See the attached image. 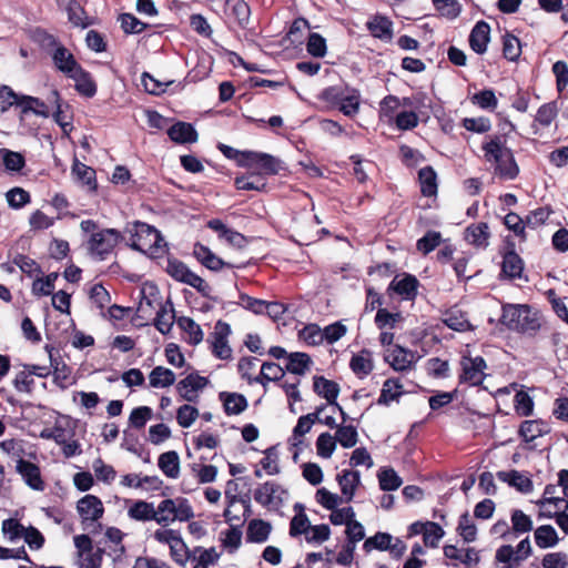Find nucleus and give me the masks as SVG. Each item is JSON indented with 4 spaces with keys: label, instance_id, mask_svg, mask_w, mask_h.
I'll list each match as a JSON object with an SVG mask.
<instances>
[{
    "label": "nucleus",
    "instance_id": "58",
    "mask_svg": "<svg viewBox=\"0 0 568 568\" xmlns=\"http://www.w3.org/2000/svg\"><path fill=\"white\" fill-rule=\"evenodd\" d=\"M464 129L477 134H485L491 130V121L489 118L484 115L464 118Z\"/></svg>",
    "mask_w": 568,
    "mask_h": 568
},
{
    "label": "nucleus",
    "instance_id": "1",
    "mask_svg": "<svg viewBox=\"0 0 568 568\" xmlns=\"http://www.w3.org/2000/svg\"><path fill=\"white\" fill-rule=\"evenodd\" d=\"M500 322L510 331L528 337L548 331L544 315L527 304L504 305Z\"/></svg>",
    "mask_w": 568,
    "mask_h": 568
},
{
    "label": "nucleus",
    "instance_id": "53",
    "mask_svg": "<svg viewBox=\"0 0 568 568\" xmlns=\"http://www.w3.org/2000/svg\"><path fill=\"white\" fill-rule=\"evenodd\" d=\"M141 81L144 87V90L152 95H161L162 93L166 92L169 85L174 83V81L172 80L161 82L156 80L153 75H151L149 72L142 73Z\"/></svg>",
    "mask_w": 568,
    "mask_h": 568
},
{
    "label": "nucleus",
    "instance_id": "36",
    "mask_svg": "<svg viewBox=\"0 0 568 568\" xmlns=\"http://www.w3.org/2000/svg\"><path fill=\"white\" fill-rule=\"evenodd\" d=\"M369 356L371 353L363 349L359 354L353 355L351 358L349 367L359 378L369 375L374 368L373 361Z\"/></svg>",
    "mask_w": 568,
    "mask_h": 568
},
{
    "label": "nucleus",
    "instance_id": "21",
    "mask_svg": "<svg viewBox=\"0 0 568 568\" xmlns=\"http://www.w3.org/2000/svg\"><path fill=\"white\" fill-rule=\"evenodd\" d=\"M336 479L346 501H352L361 484V473L358 470L345 469L337 475Z\"/></svg>",
    "mask_w": 568,
    "mask_h": 568
},
{
    "label": "nucleus",
    "instance_id": "5",
    "mask_svg": "<svg viewBox=\"0 0 568 568\" xmlns=\"http://www.w3.org/2000/svg\"><path fill=\"white\" fill-rule=\"evenodd\" d=\"M49 353V361L51 367V375H53V383L61 389H67L73 385L75 381L72 378V368L63 361L59 353L53 352V347L45 345Z\"/></svg>",
    "mask_w": 568,
    "mask_h": 568
},
{
    "label": "nucleus",
    "instance_id": "51",
    "mask_svg": "<svg viewBox=\"0 0 568 568\" xmlns=\"http://www.w3.org/2000/svg\"><path fill=\"white\" fill-rule=\"evenodd\" d=\"M392 540H393V536L390 534L378 531L374 536L368 537L364 541L363 549L366 552H369L373 549L385 551L388 548H390Z\"/></svg>",
    "mask_w": 568,
    "mask_h": 568
},
{
    "label": "nucleus",
    "instance_id": "15",
    "mask_svg": "<svg viewBox=\"0 0 568 568\" xmlns=\"http://www.w3.org/2000/svg\"><path fill=\"white\" fill-rule=\"evenodd\" d=\"M68 78L75 82L74 89L80 95L84 98H93L97 94L98 87L94 79L92 78L91 73L82 67L70 74Z\"/></svg>",
    "mask_w": 568,
    "mask_h": 568
},
{
    "label": "nucleus",
    "instance_id": "12",
    "mask_svg": "<svg viewBox=\"0 0 568 568\" xmlns=\"http://www.w3.org/2000/svg\"><path fill=\"white\" fill-rule=\"evenodd\" d=\"M51 59L54 67L67 77L82 67L63 44L51 52Z\"/></svg>",
    "mask_w": 568,
    "mask_h": 568
},
{
    "label": "nucleus",
    "instance_id": "30",
    "mask_svg": "<svg viewBox=\"0 0 568 568\" xmlns=\"http://www.w3.org/2000/svg\"><path fill=\"white\" fill-rule=\"evenodd\" d=\"M272 531V526L268 521L262 519H252L246 528V541L262 544L265 542Z\"/></svg>",
    "mask_w": 568,
    "mask_h": 568
},
{
    "label": "nucleus",
    "instance_id": "33",
    "mask_svg": "<svg viewBox=\"0 0 568 568\" xmlns=\"http://www.w3.org/2000/svg\"><path fill=\"white\" fill-rule=\"evenodd\" d=\"M414 354L412 351L406 349L399 345H395L390 356L385 359L389 363L393 369L403 372L410 367Z\"/></svg>",
    "mask_w": 568,
    "mask_h": 568
},
{
    "label": "nucleus",
    "instance_id": "38",
    "mask_svg": "<svg viewBox=\"0 0 568 568\" xmlns=\"http://www.w3.org/2000/svg\"><path fill=\"white\" fill-rule=\"evenodd\" d=\"M178 326L185 333L189 334L187 343L190 345H197L203 341V331L195 321L187 316H181L176 320Z\"/></svg>",
    "mask_w": 568,
    "mask_h": 568
},
{
    "label": "nucleus",
    "instance_id": "8",
    "mask_svg": "<svg viewBox=\"0 0 568 568\" xmlns=\"http://www.w3.org/2000/svg\"><path fill=\"white\" fill-rule=\"evenodd\" d=\"M128 515L131 519L139 521H149L154 520L160 525H165L169 523V516L162 515L158 516V513L152 503H148L144 500L135 501L128 510Z\"/></svg>",
    "mask_w": 568,
    "mask_h": 568
},
{
    "label": "nucleus",
    "instance_id": "20",
    "mask_svg": "<svg viewBox=\"0 0 568 568\" xmlns=\"http://www.w3.org/2000/svg\"><path fill=\"white\" fill-rule=\"evenodd\" d=\"M490 233L487 223H474L466 227L464 240L477 248H486L488 246Z\"/></svg>",
    "mask_w": 568,
    "mask_h": 568
},
{
    "label": "nucleus",
    "instance_id": "13",
    "mask_svg": "<svg viewBox=\"0 0 568 568\" xmlns=\"http://www.w3.org/2000/svg\"><path fill=\"white\" fill-rule=\"evenodd\" d=\"M225 14L244 30L250 23L251 8L245 0H225Z\"/></svg>",
    "mask_w": 568,
    "mask_h": 568
},
{
    "label": "nucleus",
    "instance_id": "60",
    "mask_svg": "<svg viewBox=\"0 0 568 568\" xmlns=\"http://www.w3.org/2000/svg\"><path fill=\"white\" fill-rule=\"evenodd\" d=\"M278 454L276 446H271L264 450V457L260 464L267 475H277L280 473L278 467Z\"/></svg>",
    "mask_w": 568,
    "mask_h": 568
},
{
    "label": "nucleus",
    "instance_id": "19",
    "mask_svg": "<svg viewBox=\"0 0 568 568\" xmlns=\"http://www.w3.org/2000/svg\"><path fill=\"white\" fill-rule=\"evenodd\" d=\"M419 282L416 276L412 274H405L403 278L390 282L389 290H393L405 301H414L417 295Z\"/></svg>",
    "mask_w": 568,
    "mask_h": 568
},
{
    "label": "nucleus",
    "instance_id": "52",
    "mask_svg": "<svg viewBox=\"0 0 568 568\" xmlns=\"http://www.w3.org/2000/svg\"><path fill=\"white\" fill-rule=\"evenodd\" d=\"M12 385L18 393L32 394L34 390L36 382L29 369L23 368L18 372L12 379Z\"/></svg>",
    "mask_w": 568,
    "mask_h": 568
},
{
    "label": "nucleus",
    "instance_id": "45",
    "mask_svg": "<svg viewBox=\"0 0 568 568\" xmlns=\"http://www.w3.org/2000/svg\"><path fill=\"white\" fill-rule=\"evenodd\" d=\"M65 12L68 14L69 22L74 27L85 29L93 23V21L87 17L84 8L77 0L67 8Z\"/></svg>",
    "mask_w": 568,
    "mask_h": 568
},
{
    "label": "nucleus",
    "instance_id": "18",
    "mask_svg": "<svg viewBox=\"0 0 568 568\" xmlns=\"http://www.w3.org/2000/svg\"><path fill=\"white\" fill-rule=\"evenodd\" d=\"M281 490V486L274 481H265L254 491V499L257 504L268 507L271 505L281 506L283 500L276 494Z\"/></svg>",
    "mask_w": 568,
    "mask_h": 568
},
{
    "label": "nucleus",
    "instance_id": "56",
    "mask_svg": "<svg viewBox=\"0 0 568 568\" xmlns=\"http://www.w3.org/2000/svg\"><path fill=\"white\" fill-rule=\"evenodd\" d=\"M121 22V28L126 34H140L142 33L148 24L139 20L132 13H122L119 18Z\"/></svg>",
    "mask_w": 568,
    "mask_h": 568
},
{
    "label": "nucleus",
    "instance_id": "27",
    "mask_svg": "<svg viewBox=\"0 0 568 568\" xmlns=\"http://www.w3.org/2000/svg\"><path fill=\"white\" fill-rule=\"evenodd\" d=\"M497 477L523 494H528L534 488L531 479L518 470L498 471Z\"/></svg>",
    "mask_w": 568,
    "mask_h": 568
},
{
    "label": "nucleus",
    "instance_id": "14",
    "mask_svg": "<svg viewBox=\"0 0 568 568\" xmlns=\"http://www.w3.org/2000/svg\"><path fill=\"white\" fill-rule=\"evenodd\" d=\"M490 40V27L489 24L480 20L478 21L469 34V45L473 51H475L477 54H483L487 50V44Z\"/></svg>",
    "mask_w": 568,
    "mask_h": 568
},
{
    "label": "nucleus",
    "instance_id": "59",
    "mask_svg": "<svg viewBox=\"0 0 568 568\" xmlns=\"http://www.w3.org/2000/svg\"><path fill=\"white\" fill-rule=\"evenodd\" d=\"M152 408L149 406H139L132 409L129 416V425L133 428L141 429L152 417Z\"/></svg>",
    "mask_w": 568,
    "mask_h": 568
},
{
    "label": "nucleus",
    "instance_id": "61",
    "mask_svg": "<svg viewBox=\"0 0 568 568\" xmlns=\"http://www.w3.org/2000/svg\"><path fill=\"white\" fill-rule=\"evenodd\" d=\"M199 417V409L192 405L184 404L178 408L176 420L183 428H189Z\"/></svg>",
    "mask_w": 568,
    "mask_h": 568
},
{
    "label": "nucleus",
    "instance_id": "54",
    "mask_svg": "<svg viewBox=\"0 0 568 568\" xmlns=\"http://www.w3.org/2000/svg\"><path fill=\"white\" fill-rule=\"evenodd\" d=\"M316 452L317 455L322 458H329L334 454L336 449V439L335 436H332L329 433L325 432L318 435L316 439Z\"/></svg>",
    "mask_w": 568,
    "mask_h": 568
},
{
    "label": "nucleus",
    "instance_id": "22",
    "mask_svg": "<svg viewBox=\"0 0 568 568\" xmlns=\"http://www.w3.org/2000/svg\"><path fill=\"white\" fill-rule=\"evenodd\" d=\"M483 151L486 161L494 163L511 152V150L505 145V141H503L500 134L489 136V139L483 143Z\"/></svg>",
    "mask_w": 568,
    "mask_h": 568
},
{
    "label": "nucleus",
    "instance_id": "4",
    "mask_svg": "<svg viewBox=\"0 0 568 568\" xmlns=\"http://www.w3.org/2000/svg\"><path fill=\"white\" fill-rule=\"evenodd\" d=\"M242 164L245 165V169L255 171L263 178L277 175L281 171L286 170L285 163L280 158L258 151H250L246 162H242Z\"/></svg>",
    "mask_w": 568,
    "mask_h": 568
},
{
    "label": "nucleus",
    "instance_id": "48",
    "mask_svg": "<svg viewBox=\"0 0 568 568\" xmlns=\"http://www.w3.org/2000/svg\"><path fill=\"white\" fill-rule=\"evenodd\" d=\"M503 54L509 61H517L521 54L520 40L509 32L503 37Z\"/></svg>",
    "mask_w": 568,
    "mask_h": 568
},
{
    "label": "nucleus",
    "instance_id": "64",
    "mask_svg": "<svg viewBox=\"0 0 568 568\" xmlns=\"http://www.w3.org/2000/svg\"><path fill=\"white\" fill-rule=\"evenodd\" d=\"M442 236L439 232L428 231L423 237H420L416 247L423 254H428L434 251L440 243Z\"/></svg>",
    "mask_w": 568,
    "mask_h": 568
},
{
    "label": "nucleus",
    "instance_id": "10",
    "mask_svg": "<svg viewBox=\"0 0 568 568\" xmlns=\"http://www.w3.org/2000/svg\"><path fill=\"white\" fill-rule=\"evenodd\" d=\"M16 470L21 475L24 483L34 490H43L44 483L41 478V471L38 465L20 458L17 460Z\"/></svg>",
    "mask_w": 568,
    "mask_h": 568
},
{
    "label": "nucleus",
    "instance_id": "32",
    "mask_svg": "<svg viewBox=\"0 0 568 568\" xmlns=\"http://www.w3.org/2000/svg\"><path fill=\"white\" fill-rule=\"evenodd\" d=\"M158 466L169 478H178L180 475V457L175 450L162 453L158 459Z\"/></svg>",
    "mask_w": 568,
    "mask_h": 568
},
{
    "label": "nucleus",
    "instance_id": "47",
    "mask_svg": "<svg viewBox=\"0 0 568 568\" xmlns=\"http://www.w3.org/2000/svg\"><path fill=\"white\" fill-rule=\"evenodd\" d=\"M348 89L351 87H338V85H331L322 90L318 98L331 104L334 108H337L341 102H343L345 94H347Z\"/></svg>",
    "mask_w": 568,
    "mask_h": 568
},
{
    "label": "nucleus",
    "instance_id": "35",
    "mask_svg": "<svg viewBox=\"0 0 568 568\" xmlns=\"http://www.w3.org/2000/svg\"><path fill=\"white\" fill-rule=\"evenodd\" d=\"M402 387L398 378H387L383 384L377 404L388 406L390 402L398 400L403 395Z\"/></svg>",
    "mask_w": 568,
    "mask_h": 568
},
{
    "label": "nucleus",
    "instance_id": "16",
    "mask_svg": "<svg viewBox=\"0 0 568 568\" xmlns=\"http://www.w3.org/2000/svg\"><path fill=\"white\" fill-rule=\"evenodd\" d=\"M175 322V311L171 298H168L164 304H160L156 312L153 325L163 335H169Z\"/></svg>",
    "mask_w": 568,
    "mask_h": 568
},
{
    "label": "nucleus",
    "instance_id": "37",
    "mask_svg": "<svg viewBox=\"0 0 568 568\" xmlns=\"http://www.w3.org/2000/svg\"><path fill=\"white\" fill-rule=\"evenodd\" d=\"M312 359L308 354L302 352L290 353L287 356L286 372L295 375H304L308 371Z\"/></svg>",
    "mask_w": 568,
    "mask_h": 568
},
{
    "label": "nucleus",
    "instance_id": "6",
    "mask_svg": "<svg viewBox=\"0 0 568 568\" xmlns=\"http://www.w3.org/2000/svg\"><path fill=\"white\" fill-rule=\"evenodd\" d=\"M207 384L209 379L206 377L194 372L181 379L176 385V389L184 400L195 403L197 400L196 392L203 389Z\"/></svg>",
    "mask_w": 568,
    "mask_h": 568
},
{
    "label": "nucleus",
    "instance_id": "43",
    "mask_svg": "<svg viewBox=\"0 0 568 568\" xmlns=\"http://www.w3.org/2000/svg\"><path fill=\"white\" fill-rule=\"evenodd\" d=\"M165 271L172 278L184 284H186L194 274L184 262L178 258H169Z\"/></svg>",
    "mask_w": 568,
    "mask_h": 568
},
{
    "label": "nucleus",
    "instance_id": "11",
    "mask_svg": "<svg viewBox=\"0 0 568 568\" xmlns=\"http://www.w3.org/2000/svg\"><path fill=\"white\" fill-rule=\"evenodd\" d=\"M166 134L176 144H192L199 139V133L194 125L184 121L175 122L168 129Z\"/></svg>",
    "mask_w": 568,
    "mask_h": 568
},
{
    "label": "nucleus",
    "instance_id": "62",
    "mask_svg": "<svg viewBox=\"0 0 568 568\" xmlns=\"http://www.w3.org/2000/svg\"><path fill=\"white\" fill-rule=\"evenodd\" d=\"M1 152L4 168L8 171L18 172L26 165V159L21 153L8 149H2Z\"/></svg>",
    "mask_w": 568,
    "mask_h": 568
},
{
    "label": "nucleus",
    "instance_id": "55",
    "mask_svg": "<svg viewBox=\"0 0 568 568\" xmlns=\"http://www.w3.org/2000/svg\"><path fill=\"white\" fill-rule=\"evenodd\" d=\"M8 205L19 210L31 202L30 193L19 186L12 187L6 193Z\"/></svg>",
    "mask_w": 568,
    "mask_h": 568
},
{
    "label": "nucleus",
    "instance_id": "25",
    "mask_svg": "<svg viewBox=\"0 0 568 568\" xmlns=\"http://www.w3.org/2000/svg\"><path fill=\"white\" fill-rule=\"evenodd\" d=\"M550 432L548 423L541 419H529L521 423L519 435L526 443H532L538 437H541Z\"/></svg>",
    "mask_w": 568,
    "mask_h": 568
},
{
    "label": "nucleus",
    "instance_id": "42",
    "mask_svg": "<svg viewBox=\"0 0 568 568\" xmlns=\"http://www.w3.org/2000/svg\"><path fill=\"white\" fill-rule=\"evenodd\" d=\"M495 165L496 173L505 180H514L519 173L513 152L495 162Z\"/></svg>",
    "mask_w": 568,
    "mask_h": 568
},
{
    "label": "nucleus",
    "instance_id": "63",
    "mask_svg": "<svg viewBox=\"0 0 568 568\" xmlns=\"http://www.w3.org/2000/svg\"><path fill=\"white\" fill-rule=\"evenodd\" d=\"M558 113V108L556 102L545 103L539 106L535 121L540 125L547 128L551 124Z\"/></svg>",
    "mask_w": 568,
    "mask_h": 568
},
{
    "label": "nucleus",
    "instance_id": "31",
    "mask_svg": "<svg viewBox=\"0 0 568 568\" xmlns=\"http://www.w3.org/2000/svg\"><path fill=\"white\" fill-rule=\"evenodd\" d=\"M523 271L524 261L521 257L514 250L506 252L503 256V274L510 280H515L521 277Z\"/></svg>",
    "mask_w": 568,
    "mask_h": 568
},
{
    "label": "nucleus",
    "instance_id": "28",
    "mask_svg": "<svg viewBox=\"0 0 568 568\" xmlns=\"http://www.w3.org/2000/svg\"><path fill=\"white\" fill-rule=\"evenodd\" d=\"M234 186L241 191L263 192L266 190L267 183L261 174L250 170L246 174L235 178Z\"/></svg>",
    "mask_w": 568,
    "mask_h": 568
},
{
    "label": "nucleus",
    "instance_id": "17",
    "mask_svg": "<svg viewBox=\"0 0 568 568\" xmlns=\"http://www.w3.org/2000/svg\"><path fill=\"white\" fill-rule=\"evenodd\" d=\"M313 390L316 395L325 398L327 404H336V399L339 395V385L324 376L315 375L313 377Z\"/></svg>",
    "mask_w": 568,
    "mask_h": 568
},
{
    "label": "nucleus",
    "instance_id": "2",
    "mask_svg": "<svg viewBox=\"0 0 568 568\" xmlns=\"http://www.w3.org/2000/svg\"><path fill=\"white\" fill-rule=\"evenodd\" d=\"M125 232L130 234L129 246L150 256H159L168 246L161 232L145 222L135 221L126 226Z\"/></svg>",
    "mask_w": 568,
    "mask_h": 568
},
{
    "label": "nucleus",
    "instance_id": "26",
    "mask_svg": "<svg viewBox=\"0 0 568 568\" xmlns=\"http://www.w3.org/2000/svg\"><path fill=\"white\" fill-rule=\"evenodd\" d=\"M219 397L223 403L225 414L229 416L239 415L248 406L246 397L240 393L221 392Z\"/></svg>",
    "mask_w": 568,
    "mask_h": 568
},
{
    "label": "nucleus",
    "instance_id": "40",
    "mask_svg": "<svg viewBox=\"0 0 568 568\" xmlns=\"http://www.w3.org/2000/svg\"><path fill=\"white\" fill-rule=\"evenodd\" d=\"M379 488L383 491H393L398 489L403 480L392 467H384L377 474Z\"/></svg>",
    "mask_w": 568,
    "mask_h": 568
},
{
    "label": "nucleus",
    "instance_id": "39",
    "mask_svg": "<svg viewBox=\"0 0 568 568\" xmlns=\"http://www.w3.org/2000/svg\"><path fill=\"white\" fill-rule=\"evenodd\" d=\"M558 541L557 531L551 525H542L535 530V542L541 549L555 547Z\"/></svg>",
    "mask_w": 568,
    "mask_h": 568
},
{
    "label": "nucleus",
    "instance_id": "41",
    "mask_svg": "<svg viewBox=\"0 0 568 568\" xmlns=\"http://www.w3.org/2000/svg\"><path fill=\"white\" fill-rule=\"evenodd\" d=\"M149 379L151 387H169L174 384L175 374L170 368L156 366L151 371Z\"/></svg>",
    "mask_w": 568,
    "mask_h": 568
},
{
    "label": "nucleus",
    "instance_id": "3",
    "mask_svg": "<svg viewBox=\"0 0 568 568\" xmlns=\"http://www.w3.org/2000/svg\"><path fill=\"white\" fill-rule=\"evenodd\" d=\"M122 240L123 235L116 229L93 232L88 240L89 253L94 260L104 261Z\"/></svg>",
    "mask_w": 568,
    "mask_h": 568
},
{
    "label": "nucleus",
    "instance_id": "50",
    "mask_svg": "<svg viewBox=\"0 0 568 568\" xmlns=\"http://www.w3.org/2000/svg\"><path fill=\"white\" fill-rule=\"evenodd\" d=\"M336 443L338 442L344 448H352L357 444L358 434L353 425H339L335 434Z\"/></svg>",
    "mask_w": 568,
    "mask_h": 568
},
{
    "label": "nucleus",
    "instance_id": "49",
    "mask_svg": "<svg viewBox=\"0 0 568 568\" xmlns=\"http://www.w3.org/2000/svg\"><path fill=\"white\" fill-rule=\"evenodd\" d=\"M72 173L77 175V178L85 185L89 186L90 190H97V178H95V171L79 162L77 159L74 160L73 166H72Z\"/></svg>",
    "mask_w": 568,
    "mask_h": 568
},
{
    "label": "nucleus",
    "instance_id": "9",
    "mask_svg": "<svg viewBox=\"0 0 568 568\" xmlns=\"http://www.w3.org/2000/svg\"><path fill=\"white\" fill-rule=\"evenodd\" d=\"M77 509L83 524L88 520L97 521L104 514L101 499L94 495H85L82 497L77 504Z\"/></svg>",
    "mask_w": 568,
    "mask_h": 568
},
{
    "label": "nucleus",
    "instance_id": "23",
    "mask_svg": "<svg viewBox=\"0 0 568 568\" xmlns=\"http://www.w3.org/2000/svg\"><path fill=\"white\" fill-rule=\"evenodd\" d=\"M468 100L473 105L488 112H494L498 106V99L493 89H483L476 92L468 89Z\"/></svg>",
    "mask_w": 568,
    "mask_h": 568
},
{
    "label": "nucleus",
    "instance_id": "34",
    "mask_svg": "<svg viewBox=\"0 0 568 568\" xmlns=\"http://www.w3.org/2000/svg\"><path fill=\"white\" fill-rule=\"evenodd\" d=\"M311 26L307 19L298 17L293 20L285 39L295 48L302 45L305 41V31L310 30Z\"/></svg>",
    "mask_w": 568,
    "mask_h": 568
},
{
    "label": "nucleus",
    "instance_id": "46",
    "mask_svg": "<svg viewBox=\"0 0 568 568\" xmlns=\"http://www.w3.org/2000/svg\"><path fill=\"white\" fill-rule=\"evenodd\" d=\"M306 51L314 58H324L327 53L326 39L317 32H310L306 39Z\"/></svg>",
    "mask_w": 568,
    "mask_h": 568
},
{
    "label": "nucleus",
    "instance_id": "57",
    "mask_svg": "<svg viewBox=\"0 0 568 568\" xmlns=\"http://www.w3.org/2000/svg\"><path fill=\"white\" fill-rule=\"evenodd\" d=\"M13 263L29 277L43 274L41 266L33 258L24 254H17L13 258Z\"/></svg>",
    "mask_w": 568,
    "mask_h": 568
},
{
    "label": "nucleus",
    "instance_id": "24",
    "mask_svg": "<svg viewBox=\"0 0 568 568\" xmlns=\"http://www.w3.org/2000/svg\"><path fill=\"white\" fill-rule=\"evenodd\" d=\"M418 182L422 195L425 197H434L435 200L438 191V184L437 173L433 166L427 165L418 171Z\"/></svg>",
    "mask_w": 568,
    "mask_h": 568
},
{
    "label": "nucleus",
    "instance_id": "7",
    "mask_svg": "<svg viewBox=\"0 0 568 568\" xmlns=\"http://www.w3.org/2000/svg\"><path fill=\"white\" fill-rule=\"evenodd\" d=\"M486 362L481 356L470 357L464 351V383L477 386L483 383L486 377Z\"/></svg>",
    "mask_w": 568,
    "mask_h": 568
},
{
    "label": "nucleus",
    "instance_id": "29",
    "mask_svg": "<svg viewBox=\"0 0 568 568\" xmlns=\"http://www.w3.org/2000/svg\"><path fill=\"white\" fill-rule=\"evenodd\" d=\"M366 28L374 38L390 40L393 37V22L384 16L376 14L366 22Z\"/></svg>",
    "mask_w": 568,
    "mask_h": 568
},
{
    "label": "nucleus",
    "instance_id": "44",
    "mask_svg": "<svg viewBox=\"0 0 568 568\" xmlns=\"http://www.w3.org/2000/svg\"><path fill=\"white\" fill-rule=\"evenodd\" d=\"M361 105V92L355 88L348 89L347 94L337 109L346 116H354L358 113Z\"/></svg>",
    "mask_w": 568,
    "mask_h": 568
}]
</instances>
